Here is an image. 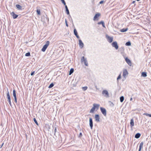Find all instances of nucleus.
Wrapping results in <instances>:
<instances>
[{
    "mask_svg": "<svg viewBox=\"0 0 151 151\" xmlns=\"http://www.w3.org/2000/svg\"><path fill=\"white\" fill-rule=\"evenodd\" d=\"M7 97L8 101L9 102V103L10 105L11 106H12V104H11V98H10V95H9V92L8 91H7Z\"/></svg>",
    "mask_w": 151,
    "mask_h": 151,
    "instance_id": "nucleus-4",
    "label": "nucleus"
},
{
    "mask_svg": "<svg viewBox=\"0 0 151 151\" xmlns=\"http://www.w3.org/2000/svg\"><path fill=\"white\" fill-rule=\"evenodd\" d=\"M50 42L49 41H47L46 42V44L44 45L42 48V49L41 50L42 52H45L47 48L49 45Z\"/></svg>",
    "mask_w": 151,
    "mask_h": 151,
    "instance_id": "nucleus-1",
    "label": "nucleus"
},
{
    "mask_svg": "<svg viewBox=\"0 0 151 151\" xmlns=\"http://www.w3.org/2000/svg\"><path fill=\"white\" fill-rule=\"evenodd\" d=\"M111 104H112V105H113H113H114V104H113V103L111 102Z\"/></svg>",
    "mask_w": 151,
    "mask_h": 151,
    "instance_id": "nucleus-49",
    "label": "nucleus"
},
{
    "mask_svg": "<svg viewBox=\"0 0 151 151\" xmlns=\"http://www.w3.org/2000/svg\"><path fill=\"white\" fill-rule=\"evenodd\" d=\"M131 45V43L130 41L127 42L125 44V45L127 46H129Z\"/></svg>",
    "mask_w": 151,
    "mask_h": 151,
    "instance_id": "nucleus-29",
    "label": "nucleus"
},
{
    "mask_svg": "<svg viewBox=\"0 0 151 151\" xmlns=\"http://www.w3.org/2000/svg\"><path fill=\"white\" fill-rule=\"evenodd\" d=\"M35 72V71L32 72L30 74L31 76H33Z\"/></svg>",
    "mask_w": 151,
    "mask_h": 151,
    "instance_id": "nucleus-40",
    "label": "nucleus"
},
{
    "mask_svg": "<svg viewBox=\"0 0 151 151\" xmlns=\"http://www.w3.org/2000/svg\"><path fill=\"white\" fill-rule=\"evenodd\" d=\"M65 25H66V26L67 27H68V24L67 23V20L66 19H65Z\"/></svg>",
    "mask_w": 151,
    "mask_h": 151,
    "instance_id": "nucleus-39",
    "label": "nucleus"
},
{
    "mask_svg": "<svg viewBox=\"0 0 151 151\" xmlns=\"http://www.w3.org/2000/svg\"><path fill=\"white\" fill-rule=\"evenodd\" d=\"M82 133L81 132L79 134V137H81L82 136Z\"/></svg>",
    "mask_w": 151,
    "mask_h": 151,
    "instance_id": "nucleus-43",
    "label": "nucleus"
},
{
    "mask_svg": "<svg viewBox=\"0 0 151 151\" xmlns=\"http://www.w3.org/2000/svg\"><path fill=\"white\" fill-rule=\"evenodd\" d=\"M13 95L14 98L17 97L16 96V91L15 89H14L13 91Z\"/></svg>",
    "mask_w": 151,
    "mask_h": 151,
    "instance_id": "nucleus-25",
    "label": "nucleus"
},
{
    "mask_svg": "<svg viewBox=\"0 0 151 151\" xmlns=\"http://www.w3.org/2000/svg\"><path fill=\"white\" fill-rule=\"evenodd\" d=\"M141 136V134L139 133H137L135 135V137L137 139L139 138Z\"/></svg>",
    "mask_w": 151,
    "mask_h": 151,
    "instance_id": "nucleus-22",
    "label": "nucleus"
},
{
    "mask_svg": "<svg viewBox=\"0 0 151 151\" xmlns=\"http://www.w3.org/2000/svg\"><path fill=\"white\" fill-rule=\"evenodd\" d=\"M125 60L126 62L129 65L131 66L132 62L130 60H129L126 57L125 58Z\"/></svg>",
    "mask_w": 151,
    "mask_h": 151,
    "instance_id": "nucleus-10",
    "label": "nucleus"
},
{
    "mask_svg": "<svg viewBox=\"0 0 151 151\" xmlns=\"http://www.w3.org/2000/svg\"><path fill=\"white\" fill-rule=\"evenodd\" d=\"M89 125L91 129H92L93 127V122L91 118H89Z\"/></svg>",
    "mask_w": 151,
    "mask_h": 151,
    "instance_id": "nucleus-9",
    "label": "nucleus"
},
{
    "mask_svg": "<svg viewBox=\"0 0 151 151\" xmlns=\"http://www.w3.org/2000/svg\"><path fill=\"white\" fill-rule=\"evenodd\" d=\"M81 62H84L85 65L86 66H88V63L86 58H85L84 56H83L82 57L81 59Z\"/></svg>",
    "mask_w": 151,
    "mask_h": 151,
    "instance_id": "nucleus-5",
    "label": "nucleus"
},
{
    "mask_svg": "<svg viewBox=\"0 0 151 151\" xmlns=\"http://www.w3.org/2000/svg\"><path fill=\"white\" fill-rule=\"evenodd\" d=\"M104 2V1H100L99 3L100 4H103Z\"/></svg>",
    "mask_w": 151,
    "mask_h": 151,
    "instance_id": "nucleus-41",
    "label": "nucleus"
},
{
    "mask_svg": "<svg viewBox=\"0 0 151 151\" xmlns=\"http://www.w3.org/2000/svg\"><path fill=\"white\" fill-rule=\"evenodd\" d=\"M128 29V28H123L121 29V32H124L127 31Z\"/></svg>",
    "mask_w": 151,
    "mask_h": 151,
    "instance_id": "nucleus-24",
    "label": "nucleus"
},
{
    "mask_svg": "<svg viewBox=\"0 0 151 151\" xmlns=\"http://www.w3.org/2000/svg\"><path fill=\"white\" fill-rule=\"evenodd\" d=\"M50 42L49 41H47L46 42V44L44 45L42 48V49L41 50L42 52H45L47 48L49 45Z\"/></svg>",
    "mask_w": 151,
    "mask_h": 151,
    "instance_id": "nucleus-2",
    "label": "nucleus"
},
{
    "mask_svg": "<svg viewBox=\"0 0 151 151\" xmlns=\"http://www.w3.org/2000/svg\"><path fill=\"white\" fill-rule=\"evenodd\" d=\"M124 98L123 96H121L120 98V102H122L124 100Z\"/></svg>",
    "mask_w": 151,
    "mask_h": 151,
    "instance_id": "nucleus-27",
    "label": "nucleus"
},
{
    "mask_svg": "<svg viewBox=\"0 0 151 151\" xmlns=\"http://www.w3.org/2000/svg\"><path fill=\"white\" fill-rule=\"evenodd\" d=\"M26 56H30V53L29 52H28L26 53L25 55Z\"/></svg>",
    "mask_w": 151,
    "mask_h": 151,
    "instance_id": "nucleus-35",
    "label": "nucleus"
},
{
    "mask_svg": "<svg viewBox=\"0 0 151 151\" xmlns=\"http://www.w3.org/2000/svg\"><path fill=\"white\" fill-rule=\"evenodd\" d=\"M54 85V84L53 83H51L49 86L48 88H51L53 87Z\"/></svg>",
    "mask_w": 151,
    "mask_h": 151,
    "instance_id": "nucleus-31",
    "label": "nucleus"
},
{
    "mask_svg": "<svg viewBox=\"0 0 151 151\" xmlns=\"http://www.w3.org/2000/svg\"><path fill=\"white\" fill-rule=\"evenodd\" d=\"M111 104H112V105H113H113H114V104H113V103L111 102Z\"/></svg>",
    "mask_w": 151,
    "mask_h": 151,
    "instance_id": "nucleus-48",
    "label": "nucleus"
},
{
    "mask_svg": "<svg viewBox=\"0 0 151 151\" xmlns=\"http://www.w3.org/2000/svg\"><path fill=\"white\" fill-rule=\"evenodd\" d=\"M100 15V14L99 13L96 14L93 17V20H95L96 18H98Z\"/></svg>",
    "mask_w": 151,
    "mask_h": 151,
    "instance_id": "nucleus-17",
    "label": "nucleus"
},
{
    "mask_svg": "<svg viewBox=\"0 0 151 151\" xmlns=\"http://www.w3.org/2000/svg\"><path fill=\"white\" fill-rule=\"evenodd\" d=\"M95 121L97 122H100V117L99 114H96L95 116Z\"/></svg>",
    "mask_w": 151,
    "mask_h": 151,
    "instance_id": "nucleus-11",
    "label": "nucleus"
},
{
    "mask_svg": "<svg viewBox=\"0 0 151 151\" xmlns=\"http://www.w3.org/2000/svg\"><path fill=\"white\" fill-rule=\"evenodd\" d=\"M93 106L95 109H96L97 110L99 109V107L100 106V105L99 104H93Z\"/></svg>",
    "mask_w": 151,
    "mask_h": 151,
    "instance_id": "nucleus-15",
    "label": "nucleus"
},
{
    "mask_svg": "<svg viewBox=\"0 0 151 151\" xmlns=\"http://www.w3.org/2000/svg\"><path fill=\"white\" fill-rule=\"evenodd\" d=\"M128 74V72L126 69H124L123 70V76L124 77H125L126 75Z\"/></svg>",
    "mask_w": 151,
    "mask_h": 151,
    "instance_id": "nucleus-16",
    "label": "nucleus"
},
{
    "mask_svg": "<svg viewBox=\"0 0 151 151\" xmlns=\"http://www.w3.org/2000/svg\"><path fill=\"white\" fill-rule=\"evenodd\" d=\"M87 88L88 87L87 86L83 87H82V89L83 91H86L87 89Z\"/></svg>",
    "mask_w": 151,
    "mask_h": 151,
    "instance_id": "nucleus-36",
    "label": "nucleus"
},
{
    "mask_svg": "<svg viewBox=\"0 0 151 151\" xmlns=\"http://www.w3.org/2000/svg\"><path fill=\"white\" fill-rule=\"evenodd\" d=\"M74 33L78 39L80 38V37L78 36L77 32L76 29H74Z\"/></svg>",
    "mask_w": 151,
    "mask_h": 151,
    "instance_id": "nucleus-14",
    "label": "nucleus"
},
{
    "mask_svg": "<svg viewBox=\"0 0 151 151\" xmlns=\"http://www.w3.org/2000/svg\"><path fill=\"white\" fill-rule=\"evenodd\" d=\"M79 44L81 48H82L83 47V43L81 40H79Z\"/></svg>",
    "mask_w": 151,
    "mask_h": 151,
    "instance_id": "nucleus-12",
    "label": "nucleus"
},
{
    "mask_svg": "<svg viewBox=\"0 0 151 151\" xmlns=\"http://www.w3.org/2000/svg\"><path fill=\"white\" fill-rule=\"evenodd\" d=\"M95 108L93 106V107L91 109L90 111V113H93L95 111Z\"/></svg>",
    "mask_w": 151,
    "mask_h": 151,
    "instance_id": "nucleus-28",
    "label": "nucleus"
},
{
    "mask_svg": "<svg viewBox=\"0 0 151 151\" xmlns=\"http://www.w3.org/2000/svg\"><path fill=\"white\" fill-rule=\"evenodd\" d=\"M141 76L145 77L147 76V73L146 72H142V73Z\"/></svg>",
    "mask_w": 151,
    "mask_h": 151,
    "instance_id": "nucleus-21",
    "label": "nucleus"
},
{
    "mask_svg": "<svg viewBox=\"0 0 151 151\" xmlns=\"http://www.w3.org/2000/svg\"><path fill=\"white\" fill-rule=\"evenodd\" d=\"M99 24H102V26L103 27H105V26L104 24V22L103 21H101L100 22H99L98 23Z\"/></svg>",
    "mask_w": 151,
    "mask_h": 151,
    "instance_id": "nucleus-23",
    "label": "nucleus"
},
{
    "mask_svg": "<svg viewBox=\"0 0 151 151\" xmlns=\"http://www.w3.org/2000/svg\"><path fill=\"white\" fill-rule=\"evenodd\" d=\"M16 7H17V8L19 10H22V6L19 5V4H16Z\"/></svg>",
    "mask_w": 151,
    "mask_h": 151,
    "instance_id": "nucleus-20",
    "label": "nucleus"
},
{
    "mask_svg": "<svg viewBox=\"0 0 151 151\" xmlns=\"http://www.w3.org/2000/svg\"><path fill=\"white\" fill-rule=\"evenodd\" d=\"M121 78V74H120L117 78V80L118 81L119 79H120Z\"/></svg>",
    "mask_w": 151,
    "mask_h": 151,
    "instance_id": "nucleus-37",
    "label": "nucleus"
},
{
    "mask_svg": "<svg viewBox=\"0 0 151 151\" xmlns=\"http://www.w3.org/2000/svg\"><path fill=\"white\" fill-rule=\"evenodd\" d=\"M143 144L144 143L143 142H141L139 145V148L138 151H141L142 148L143 147Z\"/></svg>",
    "mask_w": 151,
    "mask_h": 151,
    "instance_id": "nucleus-19",
    "label": "nucleus"
},
{
    "mask_svg": "<svg viewBox=\"0 0 151 151\" xmlns=\"http://www.w3.org/2000/svg\"><path fill=\"white\" fill-rule=\"evenodd\" d=\"M100 109L102 113L104 116H106V109L102 107L100 108Z\"/></svg>",
    "mask_w": 151,
    "mask_h": 151,
    "instance_id": "nucleus-6",
    "label": "nucleus"
},
{
    "mask_svg": "<svg viewBox=\"0 0 151 151\" xmlns=\"http://www.w3.org/2000/svg\"><path fill=\"white\" fill-rule=\"evenodd\" d=\"M122 49L123 50H124V48H123V47H122Z\"/></svg>",
    "mask_w": 151,
    "mask_h": 151,
    "instance_id": "nucleus-52",
    "label": "nucleus"
},
{
    "mask_svg": "<svg viewBox=\"0 0 151 151\" xmlns=\"http://www.w3.org/2000/svg\"><path fill=\"white\" fill-rule=\"evenodd\" d=\"M65 9H68V8L66 4H65Z\"/></svg>",
    "mask_w": 151,
    "mask_h": 151,
    "instance_id": "nucleus-44",
    "label": "nucleus"
},
{
    "mask_svg": "<svg viewBox=\"0 0 151 151\" xmlns=\"http://www.w3.org/2000/svg\"><path fill=\"white\" fill-rule=\"evenodd\" d=\"M61 1L64 5H65L66 3L64 0H61Z\"/></svg>",
    "mask_w": 151,
    "mask_h": 151,
    "instance_id": "nucleus-38",
    "label": "nucleus"
},
{
    "mask_svg": "<svg viewBox=\"0 0 151 151\" xmlns=\"http://www.w3.org/2000/svg\"><path fill=\"white\" fill-rule=\"evenodd\" d=\"M65 10H66V14H67L68 15H69V16H70V13H69V10L68 9H65Z\"/></svg>",
    "mask_w": 151,
    "mask_h": 151,
    "instance_id": "nucleus-34",
    "label": "nucleus"
},
{
    "mask_svg": "<svg viewBox=\"0 0 151 151\" xmlns=\"http://www.w3.org/2000/svg\"><path fill=\"white\" fill-rule=\"evenodd\" d=\"M14 101L16 102V103H17V97L14 98Z\"/></svg>",
    "mask_w": 151,
    "mask_h": 151,
    "instance_id": "nucleus-42",
    "label": "nucleus"
},
{
    "mask_svg": "<svg viewBox=\"0 0 151 151\" xmlns=\"http://www.w3.org/2000/svg\"><path fill=\"white\" fill-rule=\"evenodd\" d=\"M112 45L113 47H115L116 49L117 50L118 48V46L117 42H114L112 43Z\"/></svg>",
    "mask_w": 151,
    "mask_h": 151,
    "instance_id": "nucleus-8",
    "label": "nucleus"
},
{
    "mask_svg": "<svg viewBox=\"0 0 151 151\" xmlns=\"http://www.w3.org/2000/svg\"><path fill=\"white\" fill-rule=\"evenodd\" d=\"M130 126L131 127H133L134 125V119H131L130 122Z\"/></svg>",
    "mask_w": 151,
    "mask_h": 151,
    "instance_id": "nucleus-18",
    "label": "nucleus"
},
{
    "mask_svg": "<svg viewBox=\"0 0 151 151\" xmlns=\"http://www.w3.org/2000/svg\"><path fill=\"white\" fill-rule=\"evenodd\" d=\"M135 1H133V2H132V3H135Z\"/></svg>",
    "mask_w": 151,
    "mask_h": 151,
    "instance_id": "nucleus-50",
    "label": "nucleus"
},
{
    "mask_svg": "<svg viewBox=\"0 0 151 151\" xmlns=\"http://www.w3.org/2000/svg\"><path fill=\"white\" fill-rule=\"evenodd\" d=\"M4 144V143H3L2 144V145H1V146L0 147V148H1L2 147V146H3V145Z\"/></svg>",
    "mask_w": 151,
    "mask_h": 151,
    "instance_id": "nucleus-45",
    "label": "nucleus"
},
{
    "mask_svg": "<svg viewBox=\"0 0 151 151\" xmlns=\"http://www.w3.org/2000/svg\"><path fill=\"white\" fill-rule=\"evenodd\" d=\"M150 137H151V135H150Z\"/></svg>",
    "mask_w": 151,
    "mask_h": 151,
    "instance_id": "nucleus-53",
    "label": "nucleus"
},
{
    "mask_svg": "<svg viewBox=\"0 0 151 151\" xmlns=\"http://www.w3.org/2000/svg\"><path fill=\"white\" fill-rule=\"evenodd\" d=\"M133 100V99H132V97H131L130 99V101H132Z\"/></svg>",
    "mask_w": 151,
    "mask_h": 151,
    "instance_id": "nucleus-47",
    "label": "nucleus"
},
{
    "mask_svg": "<svg viewBox=\"0 0 151 151\" xmlns=\"http://www.w3.org/2000/svg\"><path fill=\"white\" fill-rule=\"evenodd\" d=\"M106 38L108 42L109 43H111L113 41V38L112 37L109 36L107 35H106Z\"/></svg>",
    "mask_w": 151,
    "mask_h": 151,
    "instance_id": "nucleus-7",
    "label": "nucleus"
},
{
    "mask_svg": "<svg viewBox=\"0 0 151 151\" xmlns=\"http://www.w3.org/2000/svg\"><path fill=\"white\" fill-rule=\"evenodd\" d=\"M74 72V69L73 68H71L70 69L69 73V75H71Z\"/></svg>",
    "mask_w": 151,
    "mask_h": 151,
    "instance_id": "nucleus-26",
    "label": "nucleus"
},
{
    "mask_svg": "<svg viewBox=\"0 0 151 151\" xmlns=\"http://www.w3.org/2000/svg\"><path fill=\"white\" fill-rule=\"evenodd\" d=\"M56 127L55 128V130H54V134H55V133L56 132Z\"/></svg>",
    "mask_w": 151,
    "mask_h": 151,
    "instance_id": "nucleus-46",
    "label": "nucleus"
},
{
    "mask_svg": "<svg viewBox=\"0 0 151 151\" xmlns=\"http://www.w3.org/2000/svg\"><path fill=\"white\" fill-rule=\"evenodd\" d=\"M37 12L38 15H40V9H37Z\"/></svg>",
    "mask_w": 151,
    "mask_h": 151,
    "instance_id": "nucleus-32",
    "label": "nucleus"
},
{
    "mask_svg": "<svg viewBox=\"0 0 151 151\" xmlns=\"http://www.w3.org/2000/svg\"><path fill=\"white\" fill-rule=\"evenodd\" d=\"M143 114L145 115L148 116L150 117H151V114H149L148 113H145Z\"/></svg>",
    "mask_w": 151,
    "mask_h": 151,
    "instance_id": "nucleus-30",
    "label": "nucleus"
},
{
    "mask_svg": "<svg viewBox=\"0 0 151 151\" xmlns=\"http://www.w3.org/2000/svg\"><path fill=\"white\" fill-rule=\"evenodd\" d=\"M11 15L12 16V17L14 19H15L17 18L18 16V15L16 14L14 12H12L11 13Z\"/></svg>",
    "mask_w": 151,
    "mask_h": 151,
    "instance_id": "nucleus-13",
    "label": "nucleus"
},
{
    "mask_svg": "<svg viewBox=\"0 0 151 151\" xmlns=\"http://www.w3.org/2000/svg\"><path fill=\"white\" fill-rule=\"evenodd\" d=\"M102 94L106 97L108 98L109 97V94L107 91L106 90H104L102 91Z\"/></svg>",
    "mask_w": 151,
    "mask_h": 151,
    "instance_id": "nucleus-3",
    "label": "nucleus"
},
{
    "mask_svg": "<svg viewBox=\"0 0 151 151\" xmlns=\"http://www.w3.org/2000/svg\"><path fill=\"white\" fill-rule=\"evenodd\" d=\"M46 126H48L49 127V125H48V124H46Z\"/></svg>",
    "mask_w": 151,
    "mask_h": 151,
    "instance_id": "nucleus-51",
    "label": "nucleus"
},
{
    "mask_svg": "<svg viewBox=\"0 0 151 151\" xmlns=\"http://www.w3.org/2000/svg\"><path fill=\"white\" fill-rule=\"evenodd\" d=\"M33 120H34V122H35V123L37 125H38V123L37 122V120L35 118H34Z\"/></svg>",
    "mask_w": 151,
    "mask_h": 151,
    "instance_id": "nucleus-33",
    "label": "nucleus"
}]
</instances>
